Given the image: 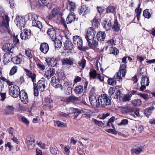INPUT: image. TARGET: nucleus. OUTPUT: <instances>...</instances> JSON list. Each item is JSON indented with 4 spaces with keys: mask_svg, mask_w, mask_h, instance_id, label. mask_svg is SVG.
<instances>
[{
    "mask_svg": "<svg viewBox=\"0 0 155 155\" xmlns=\"http://www.w3.org/2000/svg\"><path fill=\"white\" fill-rule=\"evenodd\" d=\"M29 19H31L32 20V25L33 26L36 27L39 29H41L42 28L41 23L37 20L38 16L35 15L29 14L28 15Z\"/></svg>",
    "mask_w": 155,
    "mask_h": 155,
    "instance_id": "3",
    "label": "nucleus"
},
{
    "mask_svg": "<svg viewBox=\"0 0 155 155\" xmlns=\"http://www.w3.org/2000/svg\"><path fill=\"white\" fill-rule=\"evenodd\" d=\"M93 121L94 122L95 124L98 126H102L104 125V124L101 121H98L97 120L93 119Z\"/></svg>",
    "mask_w": 155,
    "mask_h": 155,
    "instance_id": "57",
    "label": "nucleus"
},
{
    "mask_svg": "<svg viewBox=\"0 0 155 155\" xmlns=\"http://www.w3.org/2000/svg\"><path fill=\"white\" fill-rule=\"evenodd\" d=\"M12 40L14 44L16 45L19 42V41L18 38L17 36L14 35L13 36Z\"/></svg>",
    "mask_w": 155,
    "mask_h": 155,
    "instance_id": "59",
    "label": "nucleus"
},
{
    "mask_svg": "<svg viewBox=\"0 0 155 155\" xmlns=\"http://www.w3.org/2000/svg\"><path fill=\"white\" fill-rule=\"evenodd\" d=\"M3 17V20L1 26V29H3L4 31H7L8 29L9 19L8 16L5 14L4 15Z\"/></svg>",
    "mask_w": 155,
    "mask_h": 155,
    "instance_id": "13",
    "label": "nucleus"
},
{
    "mask_svg": "<svg viewBox=\"0 0 155 155\" xmlns=\"http://www.w3.org/2000/svg\"><path fill=\"white\" fill-rule=\"evenodd\" d=\"M73 43L76 45L78 49L80 50L85 51L87 49L85 47L83 46V40L80 37L75 36L73 38Z\"/></svg>",
    "mask_w": 155,
    "mask_h": 155,
    "instance_id": "2",
    "label": "nucleus"
},
{
    "mask_svg": "<svg viewBox=\"0 0 155 155\" xmlns=\"http://www.w3.org/2000/svg\"><path fill=\"white\" fill-rule=\"evenodd\" d=\"M25 142L28 148L30 150L33 149L35 145L34 138L32 136H28L26 137Z\"/></svg>",
    "mask_w": 155,
    "mask_h": 155,
    "instance_id": "7",
    "label": "nucleus"
},
{
    "mask_svg": "<svg viewBox=\"0 0 155 155\" xmlns=\"http://www.w3.org/2000/svg\"><path fill=\"white\" fill-rule=\"evenodd\" d=\"M51 82L53 86L56 88H60L61 90H63L62 86L59 84H57V80L55 77H53L51 80Z\"/></svg>",
    "mask_w": 155,
    "mask_h": 155,
    "instance_id": "18",
    "label": "nucleus"
},
{
    "mask_svg": "<svg viewBox=\"0 0 155 155\" xmlns=\"http://www.w3.org/2000/svg\"><path fill=\"white\" fill-rule=\"evenodd\" d=\"M31 51L30 50H26L25 51V54L27 56H28L29 59L32 58V55L31 53Z\"/></svg>",
    "mask_w": 155,
    "mask_h": 155,
    "instance_id": "62",
    "label": "nucleus"
},
{
    "mask_svg": "<svg viewBox=\"0 0 155 155\" xmlns=\"http://www.w3.org/2000/svg\"><path fill=\"white\" fill-rule=\"evenodd\" d=\"M64 44L65 50L66 52L67 51V52H68V51L69 52L74 47L72 43L68 40L66 41Z\"/></svg>",
    "mask_w": 155,
    "mask_h": 155,
    "instance_id": "22",
    "label": "nucleus"
},
{
    "mask_svg": "<svg viewBox=\"0 0 155 155\" xmlns=\"http://www.w3.org/2000/svg\"><path fill=\"white\" fill-rule=\"evenodd\" d=\"M112 28L114 31H118L120 30V25L118 24L117 20H114Z\"/></svg>",
    "mask_w": 155,
    "mask_h": 155,
    "instance_id": "35",
    "label": "nucleus"
},
{
    "mask_svg": "<svg viewBox=\"0 0 155 155\" xmlns=\"http://www.w3.org/2000/svg\"><path fill=\"white\" fill-rule=\"evenodd\" d=\"M96 9L97 13L99 14V15L97 17H101V14L104 11L105 8L103 6H97Z\"/></svg>",
    "mask_w": 155,
    "mask_h": 155,
    "instance_id": "40",
    "label": "nucleus"
},
{
    "mask_svg": "<svg viewBox=\"0 0 155 155\" xmlns=\"http://www.w3.org/2000/svg\"><path fill=\"white\" fill-rule=\"evenodd\" d=\"M17 67L16 66H14L10 71L9 75L12 76L14 74L17 72Z\"/></svg>",
    "mask_w": 155,
    "mask_h": 155,
    "instance_id": "45",
    "label": "nucleus"
},
{
    "mask_svg": "<svg viewBox=\"0 0 155 155\" xmlns=\"http://www.w3.org/2000/svg\"><path fill=\"white\" fill-rule=\"evenodd\" d=\"M25 18L21 16H16L15 20V22L19 29H21L25 24Z\"/></svg>",
    "mask_w": 155,
    "mask_h": 155,
    "instance_id": "8",
    "label": "nucleus"
},
{
    "mask_svg": "<svg viewBox=\"0 0 155 155\" xmlns=\"http://www.w3.org/2000/svg\"><path fill=\"white\" fill-rule=\"evenodd\" d=\"M47 33L52 40H54L56 38V31L55 29L52 27L49 28L47 31Z\"/></svg>",
    "mask_w": 155,
    "mask_h": 155,
    "instance_id": "15",
    "label": "nucleus"
},
{
    "mask_svg": "<svg viewBox=\"0 0 155 155\" xmlns=\"http://www.w3.org/2000/svg\"><path fill=\"white\" fill-rule=\"evenodd\" d=\"M107 82L109 84L113 85L116 84V81L114 78H109L107 80Z\"/></svg>",
    "mask_w": 155,
    "mask_h": 155,
    "instance_id": "55",
    "label": "nucleus"
},
{
    "mask_svg": "<svg viewBox=\"0 0 155 155\" xmlns=\"http://www.w3.org/2000/svg\"><path fill=\"white\" fill-rule=\"evenodd\" d=\"M21 121L26 125H28L29 124V121L25 117L23 116L21 118Z\"/></svg>",
    "mask_w": 155,
    "mask_h": 155,
    "instance_id": "64",
    "label": "nucleus"
},
{
    "mask_svg": "<svg viewBox=\"0 0 155 155\" xmlns=\"http://www.w3.org/2000/svg\"><path fill=\"white\" fill-rule=\"evenodd\" d=\"M55 72V71L53 68L48 69L45 72V76L47 78L49 79L53 76Z\"/></svg>",
    "mask_w": 155,
    "mask_h": 155,
    "instance_id": "23",
    "label": "nucleus"
},
{
    "mask_svg": "<svg viewBox=\"0 0 155 155\" xmlns=\"http://www.w3.org/2000/svg\"><path fill=\"white\" fill-rule=\"evenodd\" d=\"M143 15L146 18H150L151 16V14L149 12V10L148 9H146L144 10L143 11Z\"/></svg>",
    "mask_w": 155,
    "mask_h": 155,
    "instance_id": "41",
    "label": "nucleus"
},
{
    "mask_svg": "<svg viewBox=\"0 0 155 155\" xmlns=\"http://www.w3.org/2000/svg\"><path fill=\"white\" fill-rule=\"evenodd\" d=\"M131 96L128 94L124 95L122 98V100L124 102L129 101L130 100Z\"/></svg>",
    "mask_w": 155,
    "mask_h": 155,
    "instance_id": "51",
    "label": "nucleus"
},
{
    "mask_svg": "<svg viewBox=\"0 0 155 155\" xmlns=\"http://www.w3.org/2000/svg\"><path fill=\"white\" fill-rule=\"evenodd\" d=\"M75 8V4L73 2L69 1L66 5V8L70 11V13L74 12Z\"/></svg>",
    "mask_w": 155,
    "mask_h": 155,
    "instance_id": "21",
    "label": "nucleus"
},
{
    "mask_svg": "<svg viewBox=\"0 0 155 155\" xmlns=\"http://www.w3.org/2000/svg\"><path fill=\"white\" fill-rule=\"evenodd\" d=\"M143 151V150L141 148L133 149L131 150L132 153H134L136 154H139L141 152Z\"/></svg>",
    "mask_w": 155,
    "mask_h": 155,
    "instance_id": "48",
    "label": "nucleus"
},
{
    "mask_svg": "<svg viewBox=\"0 0 155 155\" xmlns=\"http://www.w3.org/2000/svg\"><path fill=\"white\" fill-rule=\"evenodd\" d=\"M122 75V73H120L119 71L116 73L114 76V78L117 80L118 81H120V80H122V78L121 76Z\"/></svg>",
    "mask_w": 155,
    "mask_h": 155,
    "instance_id": "50",
    "label": "nucleus"
},
{
    "mask_svg": "<svg viewBox=\"0 0 155 155\" xmlns=\"http://www.w3.org/2000/svg\"><path fill=\"white\" fill-rule=\"evenodd\" d=\"M15 108L12 106L8 105L6 107V112L7 114H12L14 113Z\"/></svg>",
    "mask_w": 155,
    "mask_h": 155,
    "instance_id": "31",
    "label": "nucleus"
},
{
    "mask_svg": "<svg viewBox=\"0 0 155 155\" xmlns=\"http://www.w3.org/2000/svg\"><path fill=\"white\" fill-rule=\"evenodd\" d=\"M89 74L90 78L94 79L96 78L98 73H97L95 70H94L91 71Z\"/></svg>",
    "mask_w": 155,
    "mask_h": 155,
    "instance_id": "42",
    "label": "nucleus"
},
{
    "mask_svg": "<svg viewBox=\"0 0 155 155\" xmlns=\"http://www.w3.org/2000/svg\"><path fill=\"white\" fill-rule=\"evenodd\" d=\"M98 101L99 107L101 106V107L109 105L111 104L110 100L106 94H101L99 97Z\"/></svg>",
    "mask_w": 155,
    "mask_h": 155,
    "instance_id": "1",
    "label": "nucleus"
},
{
    "mask_svg": "<svg viewBox=\"0 0 155 155\" xmlns=\"http://www.w3.org/2000/svg\"><path fill=\"white\" fill-rule=\"evenodd\" d=\"M154 109V107L153 106L150 107L146 110L145 112H146L147 114L150 115L152 113V110H153Z\"/></svg>",
    "mask_w": 155,
    "mask_h": 155,
    "instance_id": "60",
    "label": "nucleus"
},
{
    "mask_svg": "<svg viewBox=\"0 0 155 155\" xmlns=\"http://www.w3.org/2000/svg\"><path fill=\"white\" fill-rule=\"evenodd\" d=\"M49 49V47L48 44L46 43H41L40 46V51L44 54H46Z\"/></svg>",
    "mask_w": 155,
    "mask_h": 155,
    "instance_id": "19",
    "label": "nucleus"
},
{
    "mask_svg": "<svg viewBox=\"0 0 155 155\" xmlns=\"http://www.w3.org/2000/svg\"><path fill=\"white\" fill-rule=\"evenodd\" d=\"M13 47V45L9 43L5 44L2 46V50L5 51H9L10 52H12L11 50Z\"/></svg>",
    "mask_w": 155,
    "mask_h": 155,
    "instance_id": "28",
    "label": "nucleus"
},
{
    "mask_svg": "<svg viewBox=\"0 0 155 155\" xmlns=\"http://www.w3.org/2000/svg\"><path fill=\"white\" fill-rule=\"evenodd\" d=\"M25 71L26 72L27 76L31 79L33 83L36 81L35 79L36 75L35 73H32L31 71L26 69H25Z\"/></svg>",
    "mask_w": 155,
    "mask_h": 155,
    "instance_id": "26",
    "label": "nucleus"
},
{
    "mask_svg": "<svg viewBox=\"0 0 155 155\" xmlns=\"http://www.w3.org/2000/svg\"><path fill=\"white\" fill-rule=\"evenodd\" d=\"M75 19V17L74 13V12L71 13L67 18L66 21H65V24H70L74 21Z\"/></svg>",
    "mask_w": 155,
    "mask_h": 155,
    "instance_id": "24",
    "label": "nucleus"
},
{
    "mask_svg": "<svg viewBox=\"0 0 155 155\" xmlns=\"http://www.w3.org/2000/svg\"><path fill=\"white\" fill-rule=\"evenodd\" d=\"M45 103L47 104H50L49 106L50 107H53V106H52L51 104L53 103V101L50 98V97H46L45 99Z\"/></svg>",
    "mask_w": 155,
    "mask_h": 155,
    "instance_id": "46",
    "label": "nucleus"
},
{
    "mask_svg": "<svg viewBox=\"0 0 155 155\" xmlns=\"http://www.w3.org/2000/svg\"><path fill=\"white\" fill-rule=\"evenodd\" d=\"M149 84V80L146 76L143 77L141 81V84H145L148 86Z\"/></svg>",
    "mask_w": 155,
    "mask_h": 155,
    "instance_id": "38",
    "label": "nucleus"
},
{
    "mask_svg": "<svg viewBox=\"0 0 155 155\" xmlns=\"http://www.w3.org/2000/svg\"><path fill=\"white\" fill-rule=\"evenodd\" d=\"M115 7L109 5L106 8V12L107 13H114L115 12Z\"/></svg>",
    "mask_w": 155,
    "mask_h": 155,
    "instance_id": "37",
    "label": "nucleus"
},
{
    "mask_svg": "<svg viewBox=\"0 0 155 155\" xmlns=\"http://www.w3.org/2000/svg\"><path fill=\"white\" fill-rule=\"evenodd\" d=\"M65 90V94L67 95H69L72 92V88L71 87H67Z\"/></svg>",
    "mask_w": 155,
    "mask_h": 155,
    "instance_id": "58",
    "label": "nucleus"
},
{
    "mask_svg": "<svg viewBox=\"0 0 155 155\" xmlns=\"http://www.w3.org/2000/svg\"><path fill=\"white\" fill-rule=\"evenodd\" d=\"M103 28L106 31L109 30L112 26V21L110 19H106L102 23Z\"/></svg>",
    "mask_w": 155,
    "mask_h": 155,
    "instance_id": "16",
    "label": "nucleus"
},
{
    "mask_svg": "<svg viewBox=\"0 0 155 155\" xmlns=\"http://www.w3.org/2000/svg\"><path fill=\"white\" fill-rule=\"evenodd\" d=\"M106 37V34L104 32L99 31L97 35V38L99 41H104Z\"/></svg>",
    "mask_w": 155,
    "mask_h": 155,
    "instance_id": "27",
    "label": "nucleus"
},
{
    "mask_svg": "<svg viewBox=\"0 0 155 155\" xmlns=\"http://www.w3.org/2000/svg\"><path fill=\"white\" fill-rule=\"evenodd\" d=\"M97 17H95L92 20V26L95 28H97L99 25V22L98 21V18Z\"/></svg>",
    "mask_w": 155,
    "mask_h": 155,
    "instance_id": "36",
    "label": "nucleus"
},
{
    "mask_svg": "<svg viewBox=\"0 0 155 155\" xmlns=\"http://www.w3.org/2000/svg\"><path fill=\"white\" fill-rule=\"evenodd\" d=\"M21 101L23 103L27 104L28 102L27 94L24 91H21L19 95Z\"/></svg>",
    "mask_w": 155,
    "mask_h": 155,
    "instance_id": "17",
    "label": "nucleus"
},
{
    "mask_svg": "<svg viewBox=\"0 0 155 155\" xmlns=\"http://www.w3.org/2000/svg\"><path fill=\"white\" fill-rule=\"evenodd\" d=\"M81 100V97H76L74 95H71L67 98L63 97L61 98L62 101H64L67 103L78 101Z\"/></svg>",
    "mask_w": 155,
    "mask_h": 155,
    "instance_id": "12",
    "label": "nucleus"
},
{
    "mask_svg": "<svg viewBox=\"0 0 155 155\" xmlns=\"http://www.w3.org/2000/svg\"><path fill=\"white\" fill-rule=\"evenodd\" d=\"M127 65L125 64H122L120 65L119 71L120 73H122V76L123 77H125L127 72L126 68Z\"/></svg>",
    "mask_w": 155,
    "mask_h": 155,
    "instance_id": "29",
    "label": "nucleus"
},
{
    "mask_svg": "<svg viewBox=\"0 0 155 155\" xmlns=\"http://www.w3.org/2000/svg\"><path fill=\"white\" fill-rule=\"evenodd\" d=\"M12 54L9 52H7L4 54L3 58V62L5 64L11 61Z\"/></svg>",
    "mask_w": 155,
    "mask_h": 155,
    "instance_id": "25",
    "label": "nucleus"
},
{
    "mask_svg": "<svg viewBox=\"0 0 155 155\" xmlns=\"http://www.w3.org/2000/svg\"><path fill=\"white\" fill-rule=\"evenodd\" d=\"M74 91L76 94H79L83 92V87L81 85L77 86L75 87Z\"/></svg>",
    "mask_w": 155,
    "mask_h": 155,
    "instance_id": "33",
    "label": "nucleus"
},
{
    "mask_svg": "<svg viewBox=\"0 0 155 155\" xmlns=\"http://www.w3.org/2000/svg\"><path fill=\"white\" fill-rule=\"evenodd\" d=\"M78 12L80 15L84 16L87 13H89V10L88 7L83 5L79 8Z\"/></svg>",
    "mask_w": 155,
    "mask_h": 155,
    "instance_id": "20",
    "label": "nucleus"
},
{
    "mask_svg": "<svg viewBox=\"0 0 155 155\" xmlns=\"http://www.w3.org/2000/svg\"><path fill=\"white\" fill-rule=\"evenodd\" d=\"M95 95V93H90L89 101L91 106L93 107L98 108L99 107V104L98 103V99H97Z\"/></svg>",
    "mask_w": 155,
    "mask_h": 155,
    "instance_id": "10",
    "label": "nucleus"
},
{
    "mask_svg": "<svg viewBox=\"0 0 155 155\" xmlns=\"http://www.w3.org/2000/svg\"><path fill=\"white\" fill-rule=\"evenodd\" d=\"M72 84L71 82L68 81H65L63 84V88L64 87V89L66 90V88L69 87H71Z\"/></svg>",
    "mask_w": 155,
    "mask_h": 155,
    "instance_id": "54",
    "label": "nucleus"
},
{
    "mask_svg": "<svg viewBox=\"0 0 155 155\" xmlns=\"http://www.w3.org/2000/svg\"><path fill=\"white\" fill-rule=\"evenodd\" d=\"M60 60V57L54 58L53 57H49L46 58L45 61L48 65L52 67H55L57 66L58 62Z\"/></svg>",
    "mask_w": 155,
    "mask_h": 155,
    "instance_id": "6",
    "label": "nucleus"
},
{
    "mask_svg": "<svg viewBox=\"0 0 155 155\" xmlns=\"http://www.w3.org/2000/svg\"><path fill=\"white\" fill-rule=\"evenodd\" d=\"M52 41H54L55 48H61L62 46V42L61 41L59 40L58 39H57L56 38L54 40Z\"/></svg>",
    "mask_w": 155,
    "mask_h": 155,
    "instance_id": "39",
    "label": "nucleus"
},
{
    "mask_svg": "<svg viewBox=\"0 0 155 155\" xmlns=\"http://www.w3.org/2000/svg\"><path fill=\"white\" fill-rule=\"evenodd\" d=\"M109 52L110 54L117 55L119 51L116 48L111 47L110 48Z\"/></svg>",
    "mask_w": 155,
    "mask_h": 155,
    "instance_id": "44",
    "label": "nucleus"
},
{
    "mask_svg": "<svg viewBox=\"0 0 155 155\" xmlns=\"http://www.w3.org/2000/svg\"><path fill=\"white\" fill-rule=\"evenodd\" d=\"M34 94L35 96H37L38 95L39 90L37 87V84L35 82L33 83Z\"/></svg>",
    "mask_w": 155,
    "mask_h": 155,
    "instance_id": "47",
    "label": "nucleus"
},
{
    "mask_svg": "<svg viewBox=\"0 0 155 155\" xmlns=\"http://www.w3.org/2000/svg\"><path fill=\"white\" fill-rule=\"evenodd\" d=\"M56 123L57 126L58 127H63L65 126V124L63 122L59 120L57 121Z\"/></svg>",
    "mask_w": 155,
    "mask_h": 155,
    "instance_id": "61",
    "label": "nucleus"
},
{
    "mask_svg": "<svg viewBox=\"0 0 155 155\" xmlns=\"http://www.w3.org/2000/svg\"><path fill=\"white\" fill-rule=\"evenodd\" d=\"M85 37L87 42L91 41L95 37L94 30L91 27L89 28L87 30Z\"/></svg>",
    "mask_w": 155,
    "mask_h": 155,
    "instance_id": "9",
    "label": "nucleus"
},
{
    "mask_svg": "<svg viewBox=\"0 0 155 155\" xmlns=\"http://www.w3.org/2000/svg\"><path fill=\"white\" fill-rule=\"evenodd\" d=\"M31 35V33L30 29H25L21 31L20 37L22 40H25L30 38Z\"/></svg>",
    "mask_w": 155,
    "mask_h": 155,
    "instance_id": "11",
    "label": "nucleus"
},
{
    "mask_svg": "<svg viewBox=\"0 0 155 155\" xmlns=\"http://www.w3.org/2000/svg\"><path fill=\"white\" fill-rule=\"evenodd\" d=\"M142 9L141 8H136L135 10V12L136 13V17L138 20H139L140 16L141 14Z\"/></svg>",
    "mask_w": 155,
    "mask_h": 155,
    "instance_id": "52",
    "label": "nucleus"
},
{
    "mask_svg": "<svg viewBox=\"0 0 155 155\" xmlns=\"http://www.w3.org/2000/svg\"><path fill=\"white\" fill-rule=\"evenodd\" d=\"M63 65L70 66L74 64V60L71 57L61 59Z\"/></svg>",
    "mask_w": 155,
    "mask_h": 155,
    "instance_id": "14",
    "label": "nucleus"
},
{
    "mask_svg": "<svg viewBox=\"0 0 155 155\" xmlns=\"http://www.w3.org/2000/svg\"><path fill=\"white\" fill-rule=\"evenodd\" d=\"M9 94L12 97L17 98L19 95L20 92L19 87L16 85L11 86L9 88Z\"/></svg>",
    "mask_w": 155,
    "mask_h": 155,
    "instance_id": "4",
    "label": "nucleus"
},
{
    "mask_svg": "<svg viewBox=\"0 0 155 155\" xmlns=\"http://www.w3.org/2000/svg\"><path fill=\"white\" fill-rule=\"evenodd\" d=\"M86 61L84 59H82L78 63V64L81 67L82 69L84 68L85 66Z\"/></svg>",
    "mask_w": 155,
    "mask_h": 155,
    "instance_id": "49",
    "label": "nucleus"
},
{
    "mask_svg": "<svg viewBox=\"0 0 155 155\" xmlns=\"http://www.w3.org/2000/svg\"><path fill=\"white\" fill-rule=\"evenodd\" d=\"M131 103L134 106H139L141 104V101L139 99L133 100L132 101Z\"/></svg>",
    "mask_w": 155,
    "mask_h": 155,
    "instance_id": "43",
    "label": "nucleus"
},
{
    "mask_svg": "<svg viewBox=\"0 0 155 155\" xmlns=\"http://www.w3.org/2000/svg\"><path fill=\"white\" fill-rule=\"evenodd\" d=\"M115 88L114 87H110L109 89L108 93L109 95L110 96L112 95L115 92Z\"/></svg>",
    "mask_w": 155,
    "mask_h": 155,
    "instance_id": "63",
    "label": "nucleus"
},
{
    "mask_svg": "<svg viewBox=\"0 0 155 155\" xmlns=\"http://www.w3.org/2000/svg\"><path fill=\"white\" fill-rule=\"evenodd\" d=\"M37 86L39 91H43L45 87V82L42 80H40L38 81Z\"/></svg>",
    "mask_w": 155,
    "mask_h": 155,
    "instance_id": "30",
    "label": "nucleus"
},
{
    "mask_svg": "<svg viewBox=\"0 0 155 155\" xmlns=\"http://www.w3.org/2000/svg\"><path fill=\"white\" fill-rule=\"evenodd\" d=\"M82 113H84L87 115V116L89 117H90V113H91V111L90 110L83 109L81 110Z\"/></svg>",
    "mask_w": 155,
    "mask_h": 155,
    "instance_id": "56",
    "label": "nucleus"
},
{
    "mask_svg": "<svg viewBox=\"0 0 155 155\" xmlns=\"http://www.w3.org/2000/svg\"><path fill=\"white\" fill-rule=\"evenodd\" d=\"M11 61L15 64H20L22 60L19 57L16 56L12 58L11 59Z\"/></svg>",
    "mask_w": 155,
    "mask_h": 155,
    "instance_id": "34",
    "label": "nucleus"
},
{
    "mask_svg": "<svg viewBox=\"0 0 155 155\" xmlns=\"http://www.w3.org/2000/svg\"><path fill=\"white\" fill-rule=\"evenodd\" d=\"M70 114V113L68 112L67 113H65L60 112H59V116L61 117H68Z\"/></svg>",
    "mask_w": 155,
    "mask_h": 155,
    "instance_id": "53",
    "label": "nucleus"
},
{
    "mask_svg": "<svg viewBox=\"0 0 155 155\" xmlns=\"http://www.w3.org/2000/svg\"><path fill=\"white\" fill-rule=\"evenodd\" d=\"M52 13L55 16H57L58 17L57 19L61 23L63 24L65 29H67V25L65 23V20L62 16L61 13L59 12L57 9L53 8L52 11Z\"/></svg>",
    "mask_w": 155,
    "mask_h": 155,
    "instance_id": "5",
    "label": "nucleus"
},
{
    "mask_svg": "<svg viewBox=\"0 0 155 155\" xmlns=\"http://www.w3.org/2000/svg\"><path fill=\"white\" fill-rule=\"evenodd\" d=\"M88 45L91 48H94L97 47L98 45L97 41L94 40V39H92L91 41H89L87 42Z\"/></svg>",
    "mask_w": 155,
    "mask_h": 155,
    "instance_id": "32",
    "label": "nucleus"
}]
</instances>
